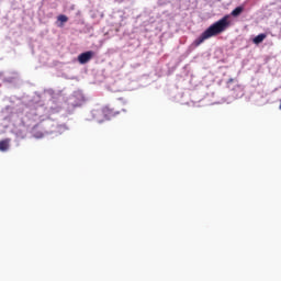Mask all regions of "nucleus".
<instances>
[{"mask_svg": "<svg viewBox=\"0 0 281 281\" xmlns=\"http://www.w3.org/2000/svg\"><path fill=\"white\" fill-rule=\"evenodd\" d=\"M232 25L229 22V15H224L222 19L213 23L210 27H207L194 42V47H199L202 43H205L207 38H212V36H218V34H223L227 27Z\"/></svg>", "mask_w": 281, "mask_h": 281, "instance_id": "nucleus-1", "label": "nucleus"}, {"mask_svg": "<svg viewBox=\"0 0 281 281\" xmlns=\"http://www.w3.org/2000/svg\"><path fill=\"white\" fill-rule=\"evenodd\" d=\"M120 112H115L114 109H112L109 105L103 106L100 110H93L92 115L97 122H104V120H111V117H114V115H117Z\"/></svg>", "mask_w": 281, "mask_h": 281, "instance_id": "nucleus-2", "label": "nucleus"}, {"mask_svg": "<svg viewBox=\"0 0 281 281\" xmlns=\"http://www.w3.org/2000/svg\"><path fill=\"white\" fill-rule=\"evenodd\" d=\"M93 56H95V53H93V50H88V52L81 53L78 56V63L80 65H87V63H89V60H91V58H93Z\"/></svg>", "mask_w": 281, "mask_h": 281, "instance_id": "nucleus-3", "label": "nucleus"}, {"mask_svg": "<svg viewBox=\"0 0 281 281\" xmlns=\"http://www.w3.org/2000/svg\"><path fill=\"white\" fill-rule=\"evenodd\" d=\"M10 142H11L10 138H5V139L0 140V150H1V153H5L7 150L10 149Z\"/></svg>", "mask_w": 281, "mask_h": 281, "instance_id": "nucleus-4", "label": "nucleus"}, {"mask_svg": "<svg viewBox=\"0 0 281 281\" xmlns=\"http://www.w3.org/2000/svg\"><path fill=\"white\" fill-rule=\"evenodd\" d=\"M265 38H267V34L261 33V34L257 35V36L252 40V43H254L255 45H260V43H262V41H265Z\"/></svg>", "mask_w": 281, "mask_h": 281, "instance_id": "nucleus-5", "label": "nucleus"}, {"mask_svg": "<svg viewBox=\"0 0 281 281\" xmlns=\"http://www.w3.org/2000/svg\"><path fill=\"white\" fill-rule=\"evenodd\" d=\"M245 8L244 7H237L235 8L232 12L231 15L232 16H240V14H243Z\"/></svg>", "mask_w": 281, "mask_h": 281, "instance_id": "nucleus-6", "label": "nucleus"}, {"mask_svg": "<svg viewBox=\"0 0 281 281\" xmlns=\"http://www.w3.org/2000/svg\"><path fill=\"white\" fill-rule=\"evenodd\" d=\"M57 21H59L60 23H67V21H69V18L65 14H60L57 16Z\"/></svg>", "mask_w": 281, "mask_h": 281, "instance_id": "nucleus-7", "label": "nucleus"}, {"mask_svg": "<svg viewBox=\"0 0 281 281\" xmlns=\"http://www.w3.org/2000/svg\"><path fill=\"white\" fill-rule=\"evenodd\" d=\"M232 82H234V79L233 78L228 79V83H232Z\"/></svg>", "mask_w": 281, "mask_h": 281, "instance_id": "nucleus-8", "label": "nucleus"}]
</instances>
